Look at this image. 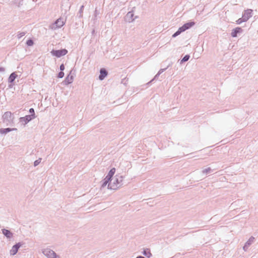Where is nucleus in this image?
<instances>
[{"instance_id": "nucleus-19", "label": "nucleus", "mask_w": 258, "mask_h": 258, "mask_svg": "<svg viewBox=\"0 0 258 258\" xmlns=\"http://www.w3.org/2000/svg\"><path fill=\"white\" fill-rule=\"evenodd\" d=\"M142 253L145 256H147L148 258H150L152 255V253H151L150 250L148 248L144 249L142 252Z\"/></svg>"}, {"instance_id": "nucleus-22", "label": "nucleus", "mask_w": 258, "mask_h": 258, "mask_svg": "<svg viewBox=\"0 0 258 258\" xmlns=\"http://www.w3.org/2000/svg\"><path fill=\"white\" fill-rule=\"evenodd\" d=\"M211 171H212L211 168L210 167H208L207 168L204 169L202 171V172L204 174H207L210 173Z\"/></svg>"}, {"instance_id": "nucleus-20", "label": "nucleus", "mask_w": 258, "mask_h": 258, "mask_svg": "<svg viewBox=\"0 0 258 258\" xmlns=\"http://www.w3.org/2000/svg\"><path fill=\"white\" fill-rule=\"evenodd\" d=\"M190 56L189 54H186L184 57L180 60V63L181 64L184 62L187 61L189 59Z\"/></svg>"}, {"instance_id": "nucleus-15", "label": "nucleus", "mask_w": 258, "mask_h": 258, "mask_svg": "<svg viewBox=\"0 0 258 258\" xmlns=\"http://www.w3.org/2000/svg\"><path fill=\"white\" fill-rule=\"evenodd\" d=\"M2 233L7 238L10 239L13 237V233L9 230L6 229H2Z\"/></svg>"}, {"instance_id": "nucleus-29", "label": "nucleus", "mask_w": 258, "mask_h": 258, "mask_svg": "<svg viewBox=\"0 0 258 258\" xmlns=\"http://www.w3.org/2000/svg\"><path fill=\"white\" fill-rule=\"evenodd\" d=\"M159 76V75L157 74L155 76L154 78L153 79H152L148 83V84H151L153 81H154V80L157 79Z\"/></svg>"}, {"instance_id": "nucleus-27", "label": "nucleus", "mask_w": 258, "mask_h": 258, "mask_svg": "<svg viewBox=\"0 0 258 258\" xmlns=\"http://www.w3.org/2000/svg\"><path fill=\"white\" fill-rule=\"evenodd\" d=\"M25 35V32H20L17 35V37L18 39H20L21 38H22L23 36H24V35Z\"/></svg>"}, {"instance_id": "nucleus-30", "label": "nucleus", "mask_w": 258, "mask_h": 258, "mask_svg": "<svg viewBox=\"0 0 258 258\" xmlns=\"http://www.w3.org/2000/svg\"><path fill=\"white\" fill-rule=\"evenodd\" d=\"M65 69L63 63L61 64L59 67L60 71L63 72Z\"/></svg>"}, {"instance_id": "nucleus-32", "label": "nucleus", "mask_w": 258, "mask_h": 258, "mask_svg": "<svg viewBox=\"0 0 258 258\" xmlns=\"http://www.w3.org/2000/svg\"><path fill=\"white\" fill-rule=\"evenodd\" d=\"M5 71V69L3 67H0V72H4Z\"/></svg>"}, {"instance_id": "nucleus-12", "label": "nucleus", "mask_w": 258, "mask_h": 258, "mask_svg": "<svg viewBox=\"0 0 258 258\" xmlns=\"http://www.w3.org/2000/svg\"><path fill=\"white\" fill-rule=\"evenodd\" d=\"M254 237L253 236H251L249 239L245 242L244 245L243 247V249L246 251L249 247V246L254 242Z\"/></svg>"}, {"instance_id": "nucleus-14", "label": "nucleus", "mask_w": 258, "mask_h": 258, "mask_svg": "<svg viewBox=\"0 0 258 258\" xmlns=\"http://www.w3.org/2000/svg\"><path fill=\"white\" fill-rule=\"evenodd\" d=\"M108 75V72L104 68H102L100 70V74L99 76V79L100 81L103 80Z\"/></svg>"}, {"instance_id": "nucleus-1", "label": "nucleus", "mask_w": 258, "mask_h": 258, "mask_svg": "<svg viewBox=\"0 0 258 258\" xmlns=\"http://www.w3.org/2000/svg\"><path fill=\"white\" fill-rule=\"evenodd\" d=\"M195 25V22L194 21H189L184 24L182 26L180 27L177 31H176L173 35L172 37L175 38L180 34L181 33L184 32L186 30L191 28Z\"/></svg>"}, {"instance_id": "nucleus-25", "label": "nucleus", "mask_w": 258, "mask_h": 258, "mask_svg": "<svg viewBox=\"0 0 258 258\" xmlns=\"http://www.w3.org/2000/svg\"><path fill=\"white\" fill-rule=\"evenodd\" d=\"M41 160H42V159L41 158H39L38 159L35 160L34 162V166L35 167H36L37 165H38L40 164V163L41 162Z\"/></svg>"}, {"instance_id": "nucleus-17", "label": "nucleus", "mask_w": 258, "mask_h": 258, "mask_svg": "<svg viewBox=\"0 0 258 258\" xmlns=\"http://www.w3.org/2000/svg\"><path fill=\"white\" fill-rule=\"evenodd\" d=\"M17 129L16 128H1L0 129V133L1 134H7V133L13 131H16Z\"/></svg>"}, {"instance_id": "nucleus-9", "label": "nucleus", "mask_w": 258, "mask_h": 258, "mask_svg": "<svg viewBox=\"0 0 258 258\" xmlns=\"http://www.w3.org/2000/svg\"><path fill=\"white\" fill-rule=\"evenodd\" d=\"M252 12L253 11L251 9H247L244 10L242 16L243 19H244V21H247L252 16Z\"/></svg>"}, {"instance_id": "nucleus-31", "label": "nucleus", "mask_w": 258, "mask_h": 258, "mask_svg": "<svg viewBox=\"0 0 258 258\" xmlns=\"http://www.w3.org/2000/svg\"><path fill=\"white\" fill-rule=\"evenodd\" d=\"M167 69V68H164V69H161L158 73H157L158 74H159V75L160 74H161L163 72H164Z\"/></svg>"}, {"instance_id": "nucleus-35", "label": "nucleus", "mask_w": 258, "mask_h": 258, "mask_svg": "<svg viewBox=\"0 0 258 258\" xmlns=\"http://www.w3.org/2000/svg\"><path fill=\"white\" fill-rule=\"evenodd\" d=\"M95 32V30L94 29H93L92 31V35H93Z\"/></svg>"}, {"instance_id": "nucleus-26", "label": "nucleus", "mask_w": 258, "mask_h": 258, "mask_svg": "<svg viewBox=\"0 0 258 258\" xmlns=\"http://www.w3.org/2000/svg\"><path fill=\"white\" fill-rule=\"evenodd\" d=\"M245 22V21H244V19H243V17H242V18L238 19L236 21V24L239 25V24H241L242 22Z\"/></svg>"}, {"instance_id": "nucleus-5", "label": "nucleus", "mask_w": 258, "mask_h": 258, "mask_svg": "<svg viewBox=\"0 0 258 258\" xmlns=\"http://www.w3.org/2000/svg\"><path fill=\"white\" fill-rule=\"evenodd\" d=\"M42 253L47 258H60L53 250L48 248L42 249Z\"/></svg>"}, {"instance_id": "nucleus-34", "label": "nucleus", "mask_w": 258, "mask_h": 258, "mask_svg": "<svg viewBox=\"0 0 258 258\" xmlns=\"http://www.w3.org/2000/svg\"><path fill=\"white\" fill-rule=\"evenodd\" d=\"M136 258H145V257H144L143 256L139 255V256H137Z\"/></svg>"}, {"instance_id": "nucleus-10", "label": "nucleus", "mask_w": 258, "mask_h": 258, "mask_svg": "<svg viewBox=\"0 0 258 258\" xmlns=\"http://www.w3.org/2000/svg\"><path fill=\"white\" fill-rule=\"evenodd\" d=\"M33 115H27L24 117H21L20 118V121L21 122H24V124H26L32 119H34Z\"/></svg>"}, {"instance_id": "nucleus-4", "label": "nucleus", "mask_w": 258, "mask_h": 258, "mask_svg": "<svg viewBox=\"0 0 258 258\" xmlns=\"http://www.w3.org/2000/svg\"><path fill=\"white\" fill-rule=\"evenodd\" d=\"M14 119V117L10 111L6 112L3 115V122L7 125L13 123Z\"/></svg>"}, {"instance_id": "nucleus-16", "label": "nucleus", "mask_w": 258, "mask_h": 258, "mask_svg": "<svg viewBox=\"0 0 258 258\" xmlns=\"http://www.w3.org/2000/svg\"><path fill=\"white\" fill-rule=\"evenodd\" d=\"M74 77L73 76H70V74L65 78L63 83L64 85H68L71 84L73 81Z\"/></svg>"}, {"instance_id": "nucleus-13", "label": "nucleus", "mask_w": 258, "mask_h": 258, "mask_svg": "<svg viewBox=\"0 0 258 258\" xmlns=\"http://www.w3.org/2000/svg\"><path fill=\"white\" fill-rule=\"evenodd\" d=\"M134 17V14L133 11L128 12L125 17V19L126 21L128 22H133L136 18H137L136 16L135 18Z\"/></svg>"}, {"instance_id": "nucleus-11", "label": "nucleus", "mask_w": 258, "mask_h": 258, "mask_svg": "<svg viewBox=\"0 0 258 258\" xmlns=\"http://www.w3.org/2000/svg\"><path fill=\"white\" fill-rule=\"evenodd\" d=\"M243 30L241 27H236L232 30L231 35L232 37H237L238 34L242 33Z\"/></svg>"}, {"instance_id": "nucleus-24", "label": "nucleus", "mask_w": 258, "mask_h": 258, "mask_svg": "<svg viewBox=\"0 0 258 258\" xmlns=\"http://www.w3.org/2000/svg\"><path fill=\"white\" fill-rule=\"evenodd\" d=\"M29 112L30 113V115H33V117L34 118H35L36 117L35 114V110H34V108H30Z\"/></svg>"}, {"instance_id": "nucleus-18", "label": "nucleus", "mask_w": 258, "mask_h": 258, "mask_svg": "<svg viewBox=\"0 0 258 258\" xmlns=\"http://www.w3.org/2000/svg\"><path fill=\"white\" fill-rule=\"evenodd\" d=\"M17 75L16 74L15 72H13L11 74V75H10V76L9 77V78H8V82L9 83H13L15 80L16 79V78L17 77Z\"/></svg>"}, {"instance_id": "nucleus-28", "label": "nucleus", "mask_w": 258, "mask_h": 258, "mask_svg": "<svg viewBox=\"0 0 258 258\" xmlns=\"http://www.w3.org/2000/svg\"><path fill=\"white\" fill-rule=\"evenodd\" d=\"M63 76H64V73H63V72L60 71L57 74V78H62L63 77Z\"/></svg>"}, {"instance_id": "nucleus-23", "label": "nucleus", "mask_w": 258, "mask_h": 258, "mask_svg": "<svg viewBox=\"0 0 258 258\" xmlns=\"http://www.w3.org/2000/svg\"><path fill=\"white\" fill-rule=\"evenodd\" d=\"M26 44L27 45V46H32L33 44H34V42H33V40L31 39H29L27 41H26Z\"/></svg>"}, {"instance_id": "nucleus-21", "label": "nucleus", "mask_w": 258, "mask_h": 258, "mask_svg": "<svg viewBox=\"0 0 258 258\" xmlns=\"http://www.w3.org/2000/svg\"><path fill=\"white\" fill-rule=\"evenodd\" d=\"M84 8V6L83 5H82L80 7V10L78 12V14L77 15V16L79 18H82L83 17V13Z\"/></svg>"}, {"instance_id": "nucleus-2", "label": "nucleus", "mask_w": 258, "mask_h": 258, "mask_svg": "<svg viewBox=\"0 0 258 258\" xmlns=\"http://www.w3.org/2000/svg\"><path fill=\"white\" fill-rule=\"evenodd\" d=\"M115 177L113 182L112 183L110 182L108 184V189L115 190L122 185L123 176L116 175Z\"/></svg>"}, {"instance_id": "nucleus-7", "label": "nucleus", "mask_w": 258, "mask_h": 258, "mask_svg": "<svg viewBox=\"0 0 258 258\" xmlns=\"http://www.w3.org/2000/svg\"><path fill=\"white\" fill-rule=\"evenodd\" d=\"M64 24L65 22L63 21L62 19L60 18L54 22V23L52 24L51 28L54 29L56 28H60L62 27Z\"/></svg>"}, {"instance_id": "nucleus-33", "label": "nucleus", "mask_w": 258, "mask_h": 258, "mask_svg": "<svg viewBox=\"0 0 258 258\" xmlns=\"http://www.w3.org/2000/svg\"><path fill=\"white\" fill-rule=\"evenodd\" d=\"M172 62H170L168 64V65L167 66V67H166V68H167H167H168L169 67H170V66L172 65Z\"/></svg>"}, {"instance_id": "nucleus-3", "label": "nucleus", "mask_w": 258, "mask_h": 258, "mask_svg": "<svg viewBox=\"0 0 258 258\" xmlns=\"http://www.w3.org/2000/svg\"><path fill=\"white\" fill-rule=\"evenodd\" d=\"M115 172V168H111L108 172L106 176L103 179L101 187H104L107 184L111 182L112 178Z\"/></svg>"}, {"instance_id": "nucleus-6", "label": "nucleus", "mask_w": 258, "mask_h": 258, "mask_svg": "<svg viewBox=\"0 0 258 258\" xmlns=\"http://www.w3.org/2000/svg\"><path fill=\"white\" fill-rule=\"evenodd\" d=\"M68 50L64 48L58 50L53 49L51 50V53L53 56L59 58L65 55L68 53Z\"/></svg>"}, {"instance_id": "nucleus-8", "label": "nucleus", "mask_w": 258, "mask_h": 258, "mask_svg": "<svg viewBox=\"0 0 258 258\" xmlns=\"http://www.w3.org/2000/svg\"><path fill=\"white\" fill-rule=\"evenodd\" d=\"M23 243L19 242L14 245L10 250L11 255H15L17 253L19 248L23 245Z\"/></svg>"}]
</instances>
